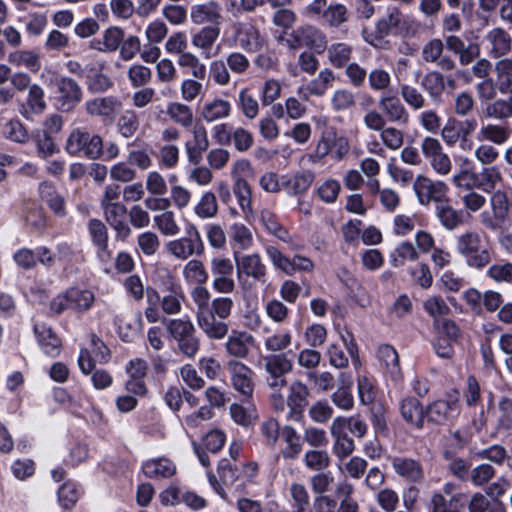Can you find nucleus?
<instances>
[{"label": "nucleus", "mask_w": 512, "mask_h": 512, "mask_svg": "<svg viewBox=\"0 0 512 512\" xmlns=\"http://www.w3.org/2000/svg\"><path fill=\"white\" fill-rule=\"evenodd\" d=\"M263 369L266 373L265 382L274 391L286 387V375L293 369L292 361L285 353L271 354L262 358Z\"/></svg>", "instance_id": "39448f33"}, {"label": "nucleus", "mask_w": 512, "mask_h": 512, "mask_svg": "<svg viewBox=\"0 0 512 512\" xmlns=\"http://www.w3.org/2000/svg\"><path fill=\"white\" fill-rule=\"evenodd\" d=\"M124 38V30L118 26L107 28L102 35L104 53L115 52L119 49Z\"/></svg>", "instance_id": "774afa93"}, {"label": "nucleus", "mask_w": 512, "mask_h": 512, "mask_svg": "<svg viewBox=\"0 0 512 512\" xmlns=\"http://www.w3.org/2000/svg\"><path fill=\"white\" fill-rule=\"evenodd\" d=\"M310 389L300 380L293 381L288 387L286 399L281 393L271 395V405L277 414H282L287 421L301 422L308 406Z\"/></svg>", "instance_id": "f257e3e1"}, {"label": "nucleus", "mask_w": 512, "mask_h": 512, "mask_svg": "<svg viewBox=\"0 0 512 512\" xmlns=\"http://www.w3.org/2000/svg\"><path fill=\"white\" fill-rule=\"evenodd\" d=\"M392 75L390 71L375 67L368 72V84L372 91L384 92L391 87Z\"/></svg>", "instance_id": "5fc2aeb1"}, {"label": "nucleus", "mask_w": 512, "mask_h": 512, "mask_svg": "<svg viewBox=\"0 0 512 512\" xmlns=\"http://www.w3.org/2000/svg\"><path fill=\"white\" fill-rule=\"evenodd\" d=\"M467 507L469 512H506L502 501L492 500L486 493L480 492H476L471 496Z\"/></svg>", "instance_id": "72a5a7b5"}, {"label": "nucleus", "mask_w": 512, "mask_h": 512, "mask_svg": "<svg viewBox=\"0 0 512 512\" xmlns=\"http://www.w3.org/2000/svg\"><path fill=\"white\" fill-rule=\"evenodd\" d=\"M400 95L404 102L413 110H421L426 104L425 96L412 85L401 84Z\"/></svg>", "instance_id": "052dcab7"}, {"label": "nucleus", "mask_w": 512, "mask_h": 512, "mask_svg": "<svg viewBox=\"0 0 512 512\" xmlns=\"http://www.w3.org/2000/svg\"><path fill=\"white\" fill-rule=\"evenodd\" d=\"M168 253L180 260H187L196 255L200 256L204 252V245L198 231H195L194 237H181L172 240L166 244Z\"/></svg>", "instance_id": "ddd939ff"}, {"label": "nucleus", "mask_w": 512, "mask_h": 512, "mask_svg": "<svg viewBox=\"0 0 512 512\" xmlns=\"http://www.w3.org/2000/svg\"><path fill=\"white\" fill-rule=\"evenodd\" d=\"M122 103L115 96L97 97L85 103L86 113L93 117H102L113 121L121 109Z\"/></svg>", "instance_id": "dca6fc26"}, {"label": "nucleus", "mask_w": 512, "mask_h": 512, "mask_svg": "<svg viewBox=\"0 0 512 512\" xmlns=\"http://www.w3.org/2000/svg\"><path fill=\"white\" fill-rule=\"evenodd\" d=\"M484 42L488 55L495 59L507 55L512 47V37L501 27L490 29L484 36Z\"/></svg>", "instance_id": "2eb2a0df"}, {"label": "nucleus", "mask_w": 512, "mask_h": 512, "mask_svg": "<svg viewBox=\"0 0 512 512\" xmlns=\"http://www.w3.org/2000/svg\"><path fill=\"white\" fill-rule=\"evenodd\" d=\"M456 250L468 267L482 270L492 260L491 251L476 231H466L456 238Z\"/></svg>", "instance_id": "f03ea898"}, {"label": "nucleus", "mask_w": 512, "mask_h": 512, "mask_svg": "<svg viewBox=\"0 0 512 512\" xmlns=\"http://www.w3.org/2000/svg\"><path fill=\"white\" fill-rule=\"evenodd\" d=\"M4 133L6 138L17 143H27L30 135L19 119H11L5 124Z\"/></svg>", "instance_id": "e2e57ef3"}, {"label": "nucleus", "mask_w": 512, "mask_h": 512, "mask_svg": "<svg viewBox=\"0 0 512 512\" xmlns=\"http://www.w3.org/2000/svg\"><path fill=\"white\" fill-rule=\"evenodd\" d=\"M231 109L229 101L215 98L203 105L200 116L206 123H214L228 118L231 114Z\"/></svg>", "instance_id": "a878e982"}, {"label": "nucleus", "mask_w": 512, "mask_h": 512, "mask_svg": "<svg viewBox=\"0 0 512 512\" xmlns=\"http://www.w3.org/2000/svg\"><path fill=\"white\" fill-rule=\"evenodd\" d=\"M292 342V335L290 332H277L265 339L264 346L267 351L278 354L287 349Z\"/></svg>", "instance_id": "69168bd1"}, {"label": "nucleus", "mask_w": 512, "mask_h": 512, "mask_svg": "<svg viewBox=\"0 0 512 512\" xmlns=\"http://www.w3.org/2000/svg\"><path fill=\"white\" fill-rule=\"evenodd\" d=\"M413 190L422 205L431 202L439 204L447 198L448 186L442 181H434L427 176L418 175L413 182Z\"/></svg>", "instance_id": "9d476101"}, {"label": "nucleus", "mask_w": 512, "mask_h": 512, "mask_svg": "<svg viewBox=\"0 0 512 512\" xmlns=\"http://www.w3.org/2000/svg\"><path fill=\"white\" fill-rule=\"evenodd\" d=\"M327 58L329 63L337 68L346 67L351 60L353 48L346 43H333L329 47L327 46Z\"/></svg>", "instance_id": "58836bf2"}, {"label": "nucleus", "mask_w": 512, "mask_h": 512, "mask_svg": "<svg viewBox=\"0 0 512 512\" xmlns=\"http://www.w3.org/2000/svg\"><path fill=\"white\" fill-rule=\"evenodd\" d=\"M177 64L182 69H190L192 77L203 80L206 76V66L199 57L191 52H185L177 58Z\"/></svg>", "instance_id": "603ef678"}, {"label": "nucleus", "mask_w": 512, "mask_h": 512, "mask_svg": "<svg viewBox=\"0 0 512 512\" xmlns=\"http://www.w3.org/2000/svg\"><path fill=\"white\" fill-rule=\"evenodd\" d=\"M322 18L328 26L339 27L348 20V11L343 4H333L324 10Z\"/></svg>", "instance_id": "680f3d73"}, {"label": "nucleus", "mask_w": 512, "mask_h": 512, "mask_svg": "<svg viewBox=\"0 0 512 512\" xmlns=\"http://www.w3.org/2000/svg\"><path fill=\"white\" fill-rule=\"evenodd\" d=\"M183 276L188 283L196 286L204 285L208 280V272L200 260H190L184 266Z\"/></svg>", "instance_id": "09e8293b"}, {"label": "nucleus", "mask_w": 512, "mask_h": 512, "mask_svg": "<svg viewBox=\"0 0 512 512\" xmlns=\"http://www.w3.org/2000/svg\"><path fill=\"white\" fill-rule=\"evenodd\" d=\"M207 311L196 317L197 324L202 332L212 340H222L229 332V325L225 319H220Z\"/></svg>", "instance_id": "5701e85b"}, {"label": "nucleus", "mask_w": 512, "mask_h": 512, "mask_svg": "<svg viewBox=\"0 0 512 512\" xmlns=\"http://www.w3.org/2000/svg\"><path fill=\"white\" fill-rule=\"evenodd\" d=\"M286 41L291 49L306 47L318 54H322L328 45L326 34L318 27L309 24L294 29Z\"/></svg>", "instance_id": "423d86ee"}, {"label": "nucleus", "mask_w": 512, "mask_h": 512, "mask_svg": "<svg viewBox=\"0 0 512 512\" xmlns=\"http://www.w3.org/2000/svg\"><path fill=\"white\" fill-rule=\"evenodd\" d=\"M254 337L246 331L233 330L225 343L226 352L235 358H247L254 346Z\"/></svg>", "instance_id": "412c9836"}, {"label": "nucleus", "mask_w": 512, "mask_h": 512, "mask_svg": "<svg viewBox=\"0 0 512 512\" xmlns=\"http://www.w3.org/2000/svg\"><path fill=\"white\" fill-rule=\"evenodd\" d=\"M436 215L441 224L448 230H453L462 223L461 213L449 204L447 198L436 205Z\"/></svg>", "instance_id": "ea45409f"}, {"label": "nucleus", "mask_w": 512, "mask_h": 512, "mask_svg": "<svg viewBox=\"0 0 512 512\" xmlns=\"http://www.w3.org/2000/svg\"><path fill=\"white\" fill-rule=\"evenodd\" d=\"M283 437L286 443L285 448L281 452L283 458L286 460L296 459L302 451L299 435L293 427L285 426L283 428Z\"/></svg>", "instance_id": "37998d69"}, {"label": "nucleus", "mask_w": 512, "mask_h": 512, "mask_svg": "<svg viewBox=\"0 0 512 512\" xmlns=\"http://www.w3.org/2000/svg\"><path fill=\"white\" fill-rule=\"evenodd\" d=\"M511 132V128L506 123H489L480 128L477 139L495 145H503L510 139Z\"/></svg>", "instance_id": "bb28decb"}, {"label": "nucleus", "mask_w": 512, "mask_h": 512, "mask_svg": "<svg viewBox=\"0 0 512 512\" xmlns=\"http://www.w3.org/2000/svg\"><path fill=\"white\" fill-rule=\"evenodd\" d=\"M59 104L62 111H71L82 99V89L72 78L62 77L57 81Z\"/></svg>", "instance_id": "6ab92c4d"}, {"label": "nucleus", "mask_w": 512, "mask_h": 512, "mask_svg": "<svg viewBox=\"0 0 512 512\" xmlns=\"http://www.w3.org/2000/svg\"><path fill=\"white\" fill-rule=\"evenodd\" d=\"M139 118L135 111H124L117 121V130L124 138H131L139 129Z\"/></svg>", "instance_id": "13d9d810"}, {"label": "nucleus", "mask_w": 512, "mask_h": 512, "mask_svg": "<svg viewBox=\"0 0 512 512\" xmlns=\"http://www.w3.org/2000/svg\"><path fill=\"white\" fill-rule=\"evenodd\" d=\"M394 471L409 482L420 483L424 479L421 464L412 458L396 457L392 461Z\"/></svg>", "instance_id": "393cba45"}, {"label": "nucleus", "mask_w": 512, "mask_h": 512, "mask_svg": "<svg viewBox=\"0 0 512 512\" xmlns=\"http://www.w3.org/2000/svg\"><path fill=\"white\" fill-rule=\"evenodd\" d=\"M483 115L488 119L505 123L506 120L512 117V95L507 99L499 98L488 102L483 110Z\"/></svg>", "instance_id": "2f4dec72"}, {"label": "nucleus", "mask_w": 512, "mask_h": 512, "mask_svg": "<svg viewBox=\"0 0 512 512\" xmlns=\"http://www.w3.org/2000/svg\"><path fill=\"white\" fill-rule=\"evenodd\" d=\"M46 109L45 94L43 88L38 84H33L28 90L24 103L19 108L20 114L30 119L32 115L41 114Z\"/></svg>", "instance_id": "b1692460"}, {"label": "nucleus", "mask_w": 512, "mask_h": 512, "mask_svg": "<svg viewBox=\"0 0 512 512\" xmlns=\"http://www.w3.org/2000/svg\"><path fill=\"white\" fill-rule=\"evenodd\" d=\"M65 149L70 155L83 153L87 158L96 160L103 155V139L97 134L76 128L71 131Z\"/></svg>", "instance_id": "20e7f679"}, {"label": "nucleus", "mask_w": 512, "mask_h": 512, "mask_svg": "<svg viewBox=\"0 0 512 512\" xmlns=\"http://www.w3.org/2000/svg\"><path fill=\"white\" fill-rule=\"evenodd\" d=\"M471 160L464 158L459 171L453 175L452 183L455 187L464 190L479 189L478 173L471 168Z\"/></svg>", "instance_id": "c756f323"}, {"label": "nucleus", "mask_w": 512, "mask_h": 512, "mask_svg": "<svg viewBox=\"0 0 512 512\" xmlns=\"http://www.w3.org/2000/svg\"><path fill=\"white\" fill-rule=\"evenodd\" d=\"M24 218L27 225L34 230L41 231L46 226V218L43 209L34 201H29L25 204Z\"/></svg>", "instance_id": "4d7b16f0"}, {"label": "nucleus", "mask_w": 512, "mask_h": 512, "mask_svg": "<svg viewBox=\"0 0 512 512\" xmlns=\"http://www.w3.org/2000/svg\"><path fill=\"white\" fill-rule=\"evenodd\" d=\"M165 326L171 339L177 343L178 351L188 358H194L200 349V339L196 336L193 323L178 318L166 321Z\"/></svg>", "instance_id": "7ed1b4c3"}, {"label": "nucleus", "mask_w": 512, "mask_h": 512, "mask_svg": "<svg viewBox=\"0 0 512 512\" xmlns=\"http://www.w3.org/2000/svg\"><path fill=\"white\" fill-rule=\"evenodd\" d=\"M378 107L390 123L407 124L409 121V113L396 95L382 94Z\"/></svg>", "instance_id": "a211bd4d"}, {"label": "nucleus", "mask_w": 512, "mask_h": 512, "mask_svg": "<svg viewBox=\"0 0 512 512\" xmlns=\"http://www.w3.org/2000/svg\"><path fill=\"white\" fill-rule=\"evenodd\" d=\"M399 412L408 425L418 430L423 429L426 412L418 399L414 397L402 399L399 404Z\"/></svg>", "instance_id": "4be33fe9"}, {"label": "nucleus", "mask_w": 512, "mask_h": 512, "mask_svg": "<svg viewBox=\"0 0 512 512\" xmlns=\"http://www.w3.org/2000/svg\"><path fill=\"white\" fill-rule=\"evenodd\" d=\"M237 275L241 287L244 290L250 288L247 280L241 281V275L251 277L254 281L266 282V266L262 263L260 256L256 253L237 257L235 255Z\"/></svg>", "instance_id": "9b49d317"}, {"label": "nucleus", "mask_w": 512, "mask_h": 512, "mask_svg": "<svg viewBox=\"0 0 512 512\" xmlns=\"http://www.w3.org/2000/svg\"><path fill=\"white\" fill-rule=\"evenodd\" d=\"M233 193L238 200L244 217L249 220L253 216L250 185L244 178L236 177L233 184Z\"/></svg>", "instance_id": "4c0bfd02"}, {"label": "nucleus", "mask_w": 512, "mask_h": 512, "mask_svg": "<svg viewBox=\"0 0 512 512\" xmlns=\"http://www.w3.org/2000/svg\"><path fill=\"white\" fill-rule=\"evenodd\" d=\"M195 214L202 219L213 218L218 213V203L213 192H205L194 207Z\"/></svg>", "instance_id": "864d4df0"}, {"label": "nucleus", "mask_w": 512, "mask_h": 512, "mask_svg": "<svg viewBox=\"0 0 512 512\" xmlns=\"http://www.w3.org/2000/svg\"><path fill=\"white\" fill-rule=\"evenodd\" d=\"M500 415L497 420L498 431H509L512 428V398L501 397L498 402Z\"/></svg>", "instance_id": "338daca9"}, {"label": "nucleus", "mask_w": 512, "mask_h": 512, "mask_svg": "<svg viewBox=\"0 0 512 512\" xmlns=\"http://www.w3.org/2000/svg\"><path fill=\"white\" fill-rule=\"evenodd\" d=\"M155 227L164 236H175L180 232V226L178 225L175 214L171 210H166L154 216Z\"/></svg>", "instance_id": "6e6d98bb"}, {"label": "nucleus", "mask_w": 512, "mask_h": 512, "mask_svg": "<svg viewBox=\"0 0 512 512\" xmlns=\"http://www.w3.org/2000/svg\"><path fill=\"white\" fill-rule=\"evenodd\" d=\"M8 61L17 67L24 66L32 72H37L41 66L39 55L34 51L28 50H19L10 53Z\"/></svg>", "instance_id": "8fccbe9b"}, {"label": "nucleus", "mask_w": 512, "mask_h": 512, "mask_svg": "<svg viewBox=\"0 0 512 512\" xmlns=\"http://www.w3.org/2000/svg\"><path fill=\"white\" fill-rule=\"evenodd\" d=\"M88 227L93 243L99 248L101 253L110 257V252L108 251V230L105 224L98 219H92L89 221Z\"/></svg>", "instance_id": "3c124183"}, {"label": "nucleus", "mask_w": 512, "mask_h": 512, "mask_svg": "<svg viewBox=\"0 0 512 512\" xmlns=\"http://www.w3.org/2000/svg\"><path fill=\"white\" fill-rule=\"evenodd\" d=\"M502 180V173L497 166L483 165L482 169L478 172L479 189L485 192L494 190Z\"/></svg>", "instance_id": "a18cd8bd"}, {"label": "nucleus", "mask_w": 512, "mask_h": 512, "mask_svg": "<svg viewBox=\"0 0 512 512\" xmlns=\"http://www.w3.org/2000/svg\"><path fill=\"white\" fill-rule=\"evenodd\" d=\"M378 358L393 380L401 378L399 356L391 345H381L378 349Z\"/></svg>", "instance_id": "f704fd0d"}, {"label": "nucleus", "mask_w": 512, "mask_h": 512, "mask_svg": "<svg viewBox=\"0 0 512 512\" xmlns=\"http://www.w3.org/2000/svg\"><path fill=\"white\" fill-rule=\"evenodd\" d=\"M35 333L38 335V341L46 354L58 355L60 349V339L52 332L50 328H43L39 331L38 326L34 327Z\"/></svg>", "instance_id": "bf43d9fd"}, {"label": "nucleus", "mask_w": 512, "mask_h": 512, "mask_svg": "<svg viewBox=\"0 0 512 512\" xmlns=\"http://www.w3.org/2000/svg\"><path fill=\"white\" fill-rule=\"evenodd\" d=\"M237 105L245 118L249 120L255 119L259 114V102L248 88H242L239 91Z\"/></svg>", "instance_id": "c03bdc74"}, {"label": "nucleus", "mask_w": 512, "mask_h": 512, "mask_svg": "<svg viewBox=\"0 0 512 512\" xmlns=\"http://www.w3.org/2000/svg\"><path fill=\"white\" fill-rule=\"evenodd\" d=\"M429 422L444 425L454 419L460 412L459 395L457 392L447 395L446 399L436 400L425 407Z\"/></svg>", "instance_id": "6e6552de"}, {"label": "nucleus", "mask_w": 512, "mask_h": 512, "mask_svg": "<svg viewBox=\"0 0 512 512\" xmlns=\"http://www.w3.org/2000/svg\"><path fill=\"white\" fill-rule=\"evenodd\" d=\"M193 139L185 143L187 160L192 165H199L203 154L209 148L207 130L203 125H195L191 131Z\"/></svg>", "instance_id": "4468645a"}, {"label": "nucleus", "mask_w": 512, "mask_h": 512, "mask_svg": "<svg viewBox=\"0 0 512 512\" xmlns=\"http://www.w3.org/2000/svg\"><path fill=\"white\" fill-rule=\"evenodd\" d=\"M421 85L432 101L440 102L442 100V94L445 91V76L440 71L427 72L422 78Z\"/></svg>", "instance_id": "7c9ffc66"}, {"label": "nucleus", "mask_w": 512, "mask_h": 512, "mask_svg": "<svg viewBox=\"0 0 512 512\" xmlns=\"http://www.w3.org/2000/svg\"><path fill=\"white\" fill-rule=\"evenodd\" d=\"M335 79L333 71L329 68H324L318 73L317 77L307 83L305 90L308 95L321 97L332 86Z\"/></svg>", "instance_id": "e433bc0d"}, {"label": "nucleus", "mask_w": 512, "mask_h": 512, "mask_svg": "<svg viewBox=\"0 0 512 512\" xmlns=\"http://www.w3.org/2000/svg\"><path fill=\"white\" fill-rule=\"evenodd\" d=\"M190 18L196 25L211 23L218 26L223 21L222 8L216 1L197 4L191 7Z\"/></svg>", "instance_id": "aec40b11"}, {"label": "nucleus", "mask_w": 512, "mask_h": 512, "mask_svg": "<svg viewBox=\"0 0 512 512\" xmlns=\"http://www.w3.org/2000/svg\"><path fill=\"white\" fill-rule=\"evenodd\" d=\"M232 387L243 398L249 400L254 392V372L250 367L237 360H230L226 364Z\"/></svg>", "instance_id": "1a4fd4ad"}, {"label": "nucleus", "mask_w": 512, "mask_h": 512, "mask_svg": "<svg viewBox=\"0 0 512 512\" xmlns=\"http://www.w3.org/2000/svg\"><path fill=\"white\" fill-rule=\"evenodd\" d=\"M67 297L70 303V309L78 312L88 310L95 300L93 292H91L90 290L79 288L68 289Z\"/></svg>", "instance_id": "a19ab883"}, {"label": "nucleus", "mask_w": 512, "mask_h": 512, "mask_svg": "<svg viewBox=\"0 0 512 512\" xmlns=\"http://www.w3.org/2000/svg\"><path fill=\"white\" fill-rule=\"evenodd\" d=\"M494 69L498 91L512 95V58L497 61Z\"/></svg>", "instance_id": "c9c22d12"}, {"label": "nucleus", "mask_w": 512, "mask_h": 512, "mask_svg": "<svg viewBox=\"0 0 512 512\" xmlns=\"http://www.w3.org/2000/svg\"><path fill=\"white\" fill-rule=\"evenodd\" d=\"M355 96L352 91L341 88L334 91L331 97V106L337 112L352 109L355 106Z\"/></svg>", "instance_id": "0e129e2a"}, {"label": "nucleus", "mask_w": 512, "mask_h": 512, "mask_svg": "<svg viewBox=\"0 0 512 512\" xmlns=\"http://www.w3.org/2000/svg\"><path fill=\"white\" fill-rule=\"evenodd\" d=\"M354 486L347 480L340 481L334 491L336 501H339L337 512H358V502L353 497Z\"/></svg>", "instance_id": "cd10ccee"}, {"label": "nucleus", "mask_w": 512, "mask_h": 512, "mask_svg": "<svg viewBox=\"0 0 512 512\" xmlns=\"http://www.w3.org/2000/svg\"><path fill=\"white\" fill-rule=\"evenodd\" d=\"M305 466L312 471H324L331 464V458L326 450L310 449L303 456Z\"/></svg>", "instance_id": "49530a36"}, {"label": "nucleus", "mask_w": 512, "mask_h": 512, "mask_svg": "<svg viewBox=\"0 0 512 512\" xmlns=\"http://www.w3.org/2000/svg\"><path fill=\"white\" fill-rule=\"evenodd\" d=\"M167 115L183 128L191 127L194 121L192 109L180 102L170 103L167 107Z\"/></svg>", "instance_id": "79ce46f5"}, {"label": "nucleus", "mask_w": 512, "mask_h": 512, "mask_svg": "<svg viewBox=\"0 0 512 512\" xmlns=\"http://www.w3.org/2000/svg\"><path fill=\"white\" fill-rule=\"evenodd\" d=\"M142 470L149 478H168L175 474L176 466L167 458H159L145 462Z\"/></svg>", "instance_id": "473e14b6"}, {"label": "nucleus", "mask_w": 512, "mask_h": 512, "mask_svg": "<svg viewBox=\"0 0 512 512\" xmlns=\"http://www.w3.org/2000/svg\"><path fill=\"white\" fill-rule=\"evenodd\" d=\"M491 212L484 211L480 214L481 224L489 230H497L507 220L510 211L508 194L503 190H495L489 198Z\"/></svg>", "instance_id": "0eeeda50"}, {"label": "nucleus", "mask_w": 512, "mask_h": 512, "mask_svg": "<svg viewBox=\"0 0 512 512\" xmlns=\"http://www.w3.org/2000/svg\"><path fill=\"white\" fill-rule=\"evenodd\" d=\"M344 420L334 419L330 426V434L333 438L332 452L339 460L350 456L355 450L352 438L344 431Z\"/></svg>", "instance_id": "f3484780"}, {"label": "nucleus", "mask_w": 512, "mask_h": 512, "mask_svg": "<svg viewBox=\"0 0 512 512\" xmlns=\"http://www.w3.org/2000/svg\"><path fill=\"white\" fill-rule=\"evenodd\" d=\"M314 179L315 175L312 171L304 170L289 178L285 186L290 194H303L310 188Z\"/></svg>", "instance_id": "de8ad7c7"}, {"label": "nucleus", "mask_w": 512, "mask_h": 512, "mask_svg": "<svg viewBox=\"0 0 512 512\" xmlns=\"http://www.w3.org/2000/svg\"><path fill=\"white\" fill-rule=\"evenodd\" d=\"M219 36L220 28L218 26L207 25L192 35L191 43L196 49L201 50L207 57H210L209 52Z\"/></svg>", "instance_id": "c85d7f7f"}, {"label": "nucleus", "mask_w": 512, "mask_h": 512, "mask_svg": "<svg viewBox=\"0 0 512 512\" xmlns=\"http://www.w3.org/2000/svg\"><path fill=\"white\" fill-rule=\"evenodd\" d=\"M423 155L429 160L432 169L439 175H447L452 169V162L449 156L443 152L438 139L426 137L421 143Z\"/></svg>", "instance_id": "f8f14e48"}]
</instances>
